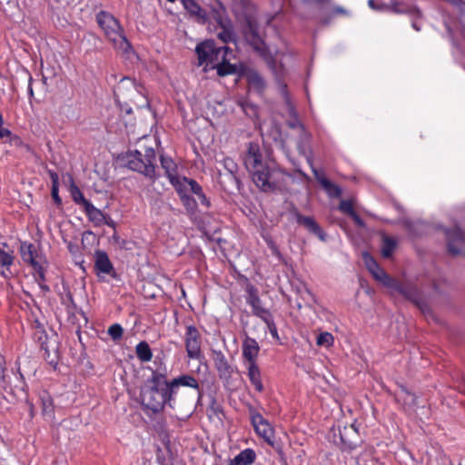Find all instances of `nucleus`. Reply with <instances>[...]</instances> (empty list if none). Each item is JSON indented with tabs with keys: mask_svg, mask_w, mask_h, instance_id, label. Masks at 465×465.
<instances>
[{
	"mask_svg": "<svg viewBox=\"0 0 465 465\" xmlns=\"http://www.w3.org/2000/svg\"><path fill=\"white\" fill-rule=\"evenodd\" d=\"M368 5L371 8V9H374V10H385V5H377L375 4V1L374 0H369L368 1Z\"/></svg>",
	"mask_w": 465,
	"mask_h": 465,
	"instance_id": "6e6d98bb",
	"label": "nucleus"
},
{
	"mask_svg": "<svg viewBox=\"0 0 465 465\" xmlns=\"http://www.w3.org/2000/svg\"><path fill=\"white\" fill-rule=\"evenodd\" d=\"M70 193L73 198V201L79 205H82L84 208L86 206V203H90L91 202L86 200L79 189L77 185L74 183L70 185Z\"/></svg>",
	"mask_w": 465,
	"mask_h": 465,
	"instance_id": "4c0bfd02",
	"label": "nucleus"
},
{
	"mask_svg": "<svg viewBox=\"0 0 465 465\" xmlns=\"http://www.w3.org/2000/svg\"><path fill=\"white\" fill-rule=\"evenodd\" d=\"M388 287L396 290L398 292L402 294L408 300H411L413 302L416 301V298L418 296L417 290L411 285L399 283L394 281V286H388Z\"/></svg>",
	"mask_w": 465,
	"mask_h": 465,
	"instance_id": "c756f323",
	"label": "nucleus"
},
{
	"mask_svg": "<svg viewBox=\"0 0 465 465\" xmlns=\"http://www.w3.org/2000/svg\"><path fill=\"white\" fill-rule=\"evenodd\" d=\"M371 461H374V460L371 458L370 451L361 452L355 458L356 465H371Z\"/></svg>",
	"mask_w": 465,
	"mask_h": 465,
	"instance_id": "c03bdc74",
	"label": "nucleus"
},
{
	"mask_svg": "<svg viewBox=\"0 0 465 465\" xmlns=\"http://www.w3.org/2000/svg\"><path fill=\"white\" fill-rule=\"evenodd\" d=\"M181 187L186 189L187 193L192 192L198 196L203 192L202 186L195 181L185 176L180 179Z\"/></svg>",
	"mask_w": 465,
	"mask_h": 465,
	"instance_id": "72a5a7b5",
	"label": "nucleus"
},
{
	"mask_svg": "<svg viewBox=\"0 0 465 465\" xmlns=\"http://www.w3.org/2000/svg\"><path fill=\"white\" fill-rule=\"evenodd\" d=\"M212 17L222 29L221 32L218 33V38L224 44L234 42L235 33L232 22L225 15L224 8L220 4L218 8L213 9Z\"/></svg>",
	"mask_w": 465,
	"mask_h": 465,
	"instance_id": "6e6552de",
	"label": "nucleus"
},
{
	"mask_svg": "<svg viewBox=\"0 0 465 465\" xmlns=\"http://www.w3.org/2000/svg\"><path fill=\"white\" fill-rule=\"evenodd\" d=\"M181 183L175 184L174 189L177 192L180 200L186 209L187 212L193 213L196 211L197 208V202L196 200L189 195L186 189H183L181 187Z\"/></svg>",
	"mask_w": 465,
	"mask_h": 465,
	"instance_id": "a878e982",
	"label": "nucleus"
},
{
	"mask_svg": "<svg viewBox=\"0 0 465 465\" xmlns=\"http://www.w3.org/2000/svg\"><path fill=\"white\" fill-rule=\"evenodd\" d=\"M292 214L295 217L296 222L306 228L309 232L316 235L322 242L326 241V233L314 218L301 214L295 208L292 211Z\"/></svg>",
	"mask_w": 465,
	"mask_h": 465,
	"instance_id": "4468645a",
	"label": "nucleus"
},
{
	"mask_svg": "<svg viewBox=\"0 0 465 465\" xmlns=\"http://www.w3.org/2000/svg\"><path fill=\"white\" fill-rule=\"evenodd\" d=\"M316 343L318 346L331 347L334 343V337L331 332H321L317 337Z\"/></svg>",
	"mask_w": 465,
	"mask_h": 465,
	"instance_id": "ea45409f",
	"label": "nucleus"
},
{
	"mask_svg": "<svg viewBox=\"0 0 465 465\" xmlns=\"http://www.w3.org/2000/svg\"><path fill=\"white\" fill-rule=\"evenodd\" d=\"M125 165L132 171L143 174L154 183L159 175L156 173V153L153 147L129 151L124 156Z\"/></svg>",
	"mask_w": 465,
	"mask_h": 465,
	"instance_id": "20e7f679",
	"label": "nucleus"
},
{
	"mask_svg": "<svg viewBox=\"0 0 465 465\" xmlns=\"http://www.w3.org/2000/svg\"><path fill=\"white\" fill-rule=\"evenodd\" d=\"M339 210L346 214H348L349 216L351 214H354V208H353V205H352V203L351 201H348V200H341L340 204H339Z\"/></svg>",
	"mask_w": 465,
	"mask_h": 465,
	"instance_id": "49530a36",
	"label": "nucleus"
},
{
	"mask_svg": "<svg viewBox=\"0 0 465 465\" xmlns=\"http://www.w3.org/2000/svg\"><path fill=\"white\" fill-rule=\"evenodd\" d=\"M111 242H114V244L118 245L119 247L121 248H124L125 247V241L123 240L119 235L118 233L114 231V232L113 233V235L111 236Z\"/></svg>",
	"mask_w": 465,
	"mask_h": 465,
	"instance_id": "8fccbe9b",
	"label": "nucleus"
},
{
	"mask_svg": "<svg viewBox=\"0 0 465 465\" xmlns=\"http://www.w3.org/2000/svg\"><path fill=\"white\" fill-rule=\"evenodd\" d=\"M266 325L267 328L271 333V335L274 338L279 340L278 331L276 324L273 321V317L271 312H268L266 315L260 318Z\"/></svg>",
	"mask_w": 465,
	"mask_h": 465,
	"instance_id": "58836bf2",
	"label": "nucleus"
},
{
	"mask_svg": "<svg viewBox=\"0 0 465 465\" xmlns=\"http://www.w3.org/2000/svg\"><path fill=\"white\" fill-rule=\"evenodd\" d=\"M1 274L4 277L7 278L9 276V274H12V272H10L9 268H8V271H6V268H5L4 271L1 272Z\"/></svg>",
	"mask_w": 465,
	"mask_h": 465,
	"instance_id": "bf43d9fd",
	"label": "nucleus"
},
{
	"mask_svg": "<svg viewBox=\"0 0 465 465\" xmlns=\"http://www.w3.org/2000/svg\"><path fill=\"white\" fill-rule=\"evenodd\" d=\"M96 22L114 49L124 54L132 51V45L125 36L123 26L112 14L106 11L98 12Z\"/></svg>",
	"mask_w": 465,
	"mask_h": 465,
	"instance_id": "7ed1b4c3",
	"label": "nucleus"
},
{
	"mask_svg": "<svg viewBox=\"0 0 465 465\" xmlns=\"http://www.w3.org/2000/svg\"><path fill=\"white\" fill-rule=\"evenodd\" d=\"M5 138L8 139V143L11 146H15L16 148L25 147V148L28 149V145L25 144L24 142L22 141V139L18 135L13 134L11 132H10V134L6 135Z\"/></svg>",
	"mask_w": 465,
	"mask_h": 465,
	"instance_id": "a18cd8bd",
	"label": "nucleus"
},
{
	"mask_svg": "<svg viewBox=\"0 0 465 465\" xmlns=\"http://www.w3.org/2000/svg\"><path fill=\"white\" fill-rule=\"evenodd\" d=\"M445 236L449 252L452 255L460 254V250L458 245L465 241V232L460 228L455 226L452 229H446Z\"/></svg>",
	"mask_w": 465,
	"mask_h": 465,
	"instance_id": "2eb2a0df",
	"label": "nucleus"
},
{
	"mask_svg": "<svg viewBox=\"0 0 465 465\" xmlns=\"http://www.w3.org/2000/svg\"><path fill=\"white\" fill-rule=\"evenodd\" d=\"M212 360L218 372L220 380L228 382L232 376L233 367L229 363L224 353L221 350H212Z\"/></svg>",
	"mask_w": 465,
	"mask_h": 465,
	"instance_id": "9d476101",
	"label": "nucleus"
},
{
	"mask_svg": "<svg viewBox=\"0 0 465 465\" xmlns=\"http://www.w3.org/2000/svg\"><path fill=\"white\" fill-rule=\"evenodd\" d=\"M222 163L224 169L228 172L230 178H232L237 183H239L240 181L237 178V173L239 168L235 161L231 157H224L222 161Z\"/></svg>",
	"mask_w": 465,
	"mask_h": 465,
	"instance_id": "f704fd0d",
	"label": "nucleus"
},
{
	"mask_svg": "<svg viewBox=\"0 0 465 465\" xmlns=\"http://www.w3.org/2000/svg\"><path fill=\"white\" fill-rule=\"evenodd\" d=\"M27 91H28L29 96L33 97L34 96V90H33V87H32V78L31 77L29 79V84H28Z\"/></svg>",
	"mask_w": 465,
	"mask_h": 465,
	"instance_id": "4d7b16f0",
	"label": "nucleus"
},
{
	"mask_svg": "<svg viewBox=\"0 0 465 465\" xmlns=\"http://www.w3.org/2000/svg\"><path fill=\"white\" fill-rule=\"evenodd\" d=\"M245 38L254 48V50H256L264 59L267 65L273 73L276 80L280 83L282 77L283 76L284 68L282 64H277L275 57L271 54L264 42L262 40L256 25L250 21L247 23Z\"/></svg>",
	"mask_w": 465,
	"mask_h": 465,
	"instance_id": "39448f33",
	"label": "nucleus"
},
{
	"mask_svg": "<svg viewBox=\"0 0 465 465\" xmlns=\"http://www.w3.org/2000/svg\"><path fill=\"white\" fill-rule=\"evenodd\" d=\"M103 224H106L107 226L113 228L115 231L116 223L105 213L104 220L103 221Z\"/></svg>",
	"mask_w": 465,
	"mask_h": 465,
	"instance_id": "603ef678",
	"label": "nucleus"
},
{
	"mask_svg": "<svg viewBox=\"0 0 465 465\" xmlns=\"http://www.w3.org/2000/svg\"><path fill=\"white\" fill-rule=\"evenodd\" d=\"M385 10L394 14H407L412 12V8L399 2H393L390 5H385Z\"/></svg>",
	"mask_w": 465,
	"mask_h": 465,
	"instance_id": "79ce46f5",
	"label": "nucleus"
},
{
	"mask_svg": "<svg viewBox=\"0 0 465 465\" xmlns=\"http://www.w3.org/2000/svg\"><path fill=\"white\" fill-rule=\"evenodd\" d=\"M247 376L258 392L264 391V386L262 380V372L258 364H246Z\"/></svg>",
	"mask_w": 465,
	"mask_h": 465,
	"instance_id": "b1692460",
	"label": "nucleus"
},
{
	"mask_svg": "<svg viewBox=\"0 0 465 465\" xmlns=\"http://www.w3.org/2000/svg\"><path fill=\"white\" fill-rule=\"evenodd\" d=\"M107 332L114 341H118L123 337L124 329L119 323H114L108 328Z\"/></svg>",
	"mask_w": 465,
	"mask_h": 465,
	"instance_id": "37998d69",
	"label": "nucleus"
},
{
	"mask_svg": "<svg viewBox=\"0 0 465 465\" xmlns=\"http://www.w3.org/2000/svg\"><path fill=\"white\" fill-rule=\"evenodd\" d=\"M184 343L187 356L193 360L200 359L202 356L201 334L195 326H187L184 334Z\"/></svg>",
	"mask_w": 465,
	"mask_h": 465,
	"instance_id": "1a4fd4ad",
	"label": "nucleus"
},
{
	"mask_svg": "<svg viewBox=\"0 0 465 465\" xmlns=\"http://www.w3.org/2000/svg\"><path fill=\"white\" fill-rule=\"evenodd\" d=\"M20 254L22 260L33 267L35 272L36 281H45V265L47 264L45 256L34 243L23 242L20 244Z\"/></svg>",
	"mask_w": 465,
	"mask_h": 465,
	"instance_id": "423d86ee",
	"label": "nucleus"
},
{
	"mask_svg": "<svg viewBox=\"0 0 465 465\" xmlns=\"http://www.w3.org/2000/svg\"><path fill=\"white\" fill-rule=\"evenodd\" d=\"M141 404L143 410L151 411L153 414L161 412L165 405L174 408L175 399L168 385L164 372L153 371L141 391Z\"/></svg>",
	"mask_w": 465,
	"mask_h": 465,
	"instance_id": "f03ea898",
	"label": "nucleus"
},
{
	"mask_svg": "<svg viewBox=\"0 0 465 465\" xmlns=\"http://www.w3.org/2000/svg\"><path fill=\"white\" fill-rule=\"evenodd\" d=\"M135 352H136V356L137 358L142 361V362H148L152 360L153 358V352H152V350L148 344V342L144 341H140L136 347H135Z\"/></svg>",
	"mask_w": 465,
	"mask_h": 465,
	"instance_id": "7c9ffc66",
	"label": "nucleus"
},
{
	"mask_svg": "<svg viewBox=\"0 0 465 465\" xmlns=\"http://www.w3.org/2000/svg\"><path fill=\"white\" fill-rule=\"evenodd\" d=\"M329 1H330V0H316V2H317L318 4L327 3V2H329Z\"/></svg>",
	"mask_w": 465,
	"mask_h": 465,
	"instance_id": "69168bd1",
	"label": "nucleus"
},
{
	"mask_svg": "<svg viewBox=\"0 0 465 465\" xmlns=\"http://www.w3.org/2000/svg\"><path fill=\"white\" fill-rule=\"evenodd\" d=\"M197 197L203 205H204L206 207L210 206V202L207 199V197L205 196V194L203 193V192H201V193Z\"/></svg>",
	"mask_w": 465,
	"mask_h": 465,
	"instance_id": "864d4df0",
	"label": "nucleus"
},
{
	"mask_svg": "<svg viewBox=\"0 0 465 465\" xmlns=\"http://www.w3.org/2000/svg\"><path fill=\"white\" fill-rule=\"evenodd\" d=\"M322 187L331 198H339L341 195V189L328 179H322Z\"/></svg>",
	"mask_w": 465,
	"mask_h": 465,
	"instance_id": "c9c22d12",
	"label": "nucleus"
},
{
	"mask_svg": "<svg viewBox=\"0 0 465 465\" xmlns=\"http://www.w3.org/2000/svg\"><path fill=\"white\" fill-rule=\"evenodd\" d=\"M9 134L10 130L4 127V119L2 114L0 113V139H3Z\"/></svg>",
	"mask_w": 465,
	"mask_h": 465,
	"instance_id": "3c124183",
	"label": "nucleus"
},
{
	"mask_svg": "<svg viewBox=\"0 0 465 465\" xmlns=\"http://www.w3.org/2000/svg\"><path fill=\"white\" fill-rule=\"evenodd\" d=\"M43 335L46 339V335L45 334V331H43L42 334L38 337V340L41 341V349L45 351L44 357L46 360H49L51 358V352H50L49 346H48L46 341H42Z\"/></svg>",
	"mask_w": 465,
	"mask_h": 465,
	"instance_id": "09e8293b",
	"label": "nucleus"
},
{
	"mask_svg": "<svg viewBox=\"0 0 465 465\" xmlns=\"http://www.w3.org/2000/svg\"><path fill=\"white\" fill-rule=\"evenodd\" d=\"M49 363L50 364H56V357L54 356V358L50 359L49 360Z\"/></svg>",
	"mask_w": 465,
	"mask_h": 465,
	"instance_id": "680f3d73",
	"label": "nucleus"
},
{
	"mask_svg": "<svg viewBox=\"0 0 465 465\" xmlns=\"http://www.w3.org/2000/svg\"><path fill=\"white\" fill-rule=\"evenodd\" d=\"M242 162L255 185L264 193L288 190L291 173L278 167L272 161L264 160L258 143L249 142L242 154Z\"/></svg>",
	"mask_w": 465,
	"mask_h": 465,
	"instance_id": "f257e3e1",
	"label": "nucleus"
},
{
	"mask_svg": "<svg viewBox=\"0 0 465 465\" xmlns=\"http://www.w3.org/2000/svg\"><path fill=\"white\" fill-rule=\"evenodd\" d=\"M412 27H413L416 31H420V27H419L415 23H413V24H412Z\"/></svg>",
	"mask_w": 465,
	"mask_h": 465,
	"instance_id": "0e129e2a",
	"label": "nucleus"
},
{
	"mask_svg": "<svg viewBox=\"0 0 465 465\" xmlns=\"http://www.w3.org/2000/svg\"><path fill=\"white\" fill-rule=\"evenodd\" d=\"M260 346L255 339L246 337L242 341V356L246 360V364H257Z\"/></svg>",
	"mask_w": 465,
	"mask_h": 465,
	"instance_id": "4be33fe9",
	"label": "nucleus"
},
{
	"mask_svg": "<svg viewBox=\"0 0 465 465\" xmlns=\"http://www.w3.org/2000/svg\"><path fill=\"white\" fill-rule=\"evenodd\" d=\"M229 52L232 53V50L228 46H218L217 50L213 54V57L209 61L211 68H215L218 64L223 62V60L227 57Z\"/></svg>",
	"mask_w": 465,
	"mask_h": 465,
	"instance_id": "473e14b6",
	"label": "nucleus"
},
{
	"mask_svg": "<svg viewBox=\"0 0 465 465\" xmlns=\"http://www.w3.org/2000/svg\"><path fill=\"white\" fill-rule=\"evenodd\" d=\"M84 211L88 218V220L94 226L103 225V221L104 220V215L100 209L96 208L92 203H86V206L84 208Z\"/></svg>",
	"mask_w": 465,
	"mask_h": 465,
	"instance_id": "bb28decb",
	"label": "nucleus"
},
{
	"mask_svg": "<svg viewBox=\"0 0 465 465\" xmlns=\"http://www.w3.org/2000/svg\"><path fill=\"white\" fill-rule=\"evenodd\" d=\"M255 451L251 448H247L242 450L233 459L229 460L228 465H251L255 461Z\"/></svg>",
	"mask_w": 465,
	"mask_h": 465,
	"instance_id": "393cba45",
	"label": "nucleus"
},
{
	"mask_svg": "<svg viewBox=\"0 0 465 465\" xmlns=\"http://www.w3.org/2000/svg\"><path fill=\"white\" fill-rule=\"evenodd\" d=\"M396 247V242L390 237L383 238V244L381 248V254L385 258H389L391 256L394 249Z\"/></svg>",
	"mask_w": 465,
	"mask_h": 465,
	"instance_id": "a19ab883",
	"label": "nucleus"
},
{
	"mask_svg": "<svg viewBox=\"0 0 465 465\" xmlns=\"http://www.w3.org/2000/svg\"><path fill=\"white\" fill-rule=\"evenodd\" d=\"M217 48L218 46L213 40H205L198 44L195 47V53L198 57V65H203L204 64L206 66L209 65V61Z\"/></svg>",
	"mask_w": 465,
	"mask_h": 465,
	"instance_id": "aec40b11",
	"label": "nucleus"
},
{
	"mask_svg": "<svg viewBox=\"0 0 465 465\" xmlns=\"http://www.w3.org/2000/svg\"><path fill=\"white\" fill-rule=\"evenodd\" d=\"M356 435V430L351 425V427H343L339 429V436L334 434V443L339 446L341 451H351L354 450L357 443L350 438V435Z\"/></svg>",
	"mask_w": 465,
	"mask_h": 465,
	"instance_id": "dca6fc26",
	"label": "nucleus"
},
{
	"mask_svg": "<svg viewBox=\"0 0 465 465\" xmlns=\"http://www.w3.org/2000/svg\"><path fill=\"white\" fill-rule=\"evenodd\" d=\"M13 253L14 252L6 242H0V266L6 268V271L14 263L15 256Z\"/></svg>",
	"mask_w": 465,
	"mask_h": 465,
	"instance_id": "c85d7f7f",
	"label": "nucleus"
},
{
	"mask_svg": "<svg viewBox=\"0 0 465 465\" xmlns=\"http://www.w3.org/2000/svg\"><path fill=\"white\" fill-rule=\"evenodd\" d=\"M40 286H41V288H42V289H45V290H46V291H48V290H49V288H48L47 286H43V285H41V284H40Z\"/></svg>",
	"mask_w": 465,
	"mask_h": 465,
	"instance_id": "774afa93",
	"label": "nucleus"
},
{
	"mask_svg": "<svg viewBox=\"0 0 465 465\" xmlns=\"http://www.w3.org/2000/svg\"><path fill=\"white\" fill-rule=\"evenodd\" d=\"M217 48L218 46L213 40H205L198 44L195 47V53L198 57V65H203L204 64L206 66L209 65V61Z\"/></svg>",
	"mask_w": 465,
	"mask_h": 465,
	"instance_id": "6ab92c4d",
	"label": "nucleus"
},
{
	"mask_svg": "<svg viewBox=\"0 0 465 465\" xmlns=\"http://www.w3.org/2000/svg\"><path fill=\"white\" fill-rule=\"evenodd\" d=\"M128 82H130L134 86L135 85V83L134 81L131 80V79H126Z\"/></svg>",
	"mask_w": 465,
	"mask_h": 465,
	"instance_id": "338daca9",
	"label": "nucleus"
},
{
	"mask_svg": "<svg viewBox=\"0 0 465 465\" xmlns=\"http://www.w3.org/2000/svg\"><path fill=\"white\" fill-rule=\"evenodd\" d=\"M94 271L98 277H101V274L110 275L113 278L117 277V273L108 254L102 250H96L94 252Z\"/></svg>",
	"mask_w": 465,
	"mask_h": 465,
	"instance_id": "f8f14e48",
	"label": "nucleus"
},
{
	"mask_svg": "<svg viewBox=\"0 0 465 465\" xmlns=\"http://www.w3.org/2000/svg\"><path fill=\"white\" fill-rule=\"evenodd\" d=\"M183 8L194 17L197 22L205 24L208 19L207 13L195 0H181Z\"/></svg>",
	"mask_w": 465,
	"mask_h": 465,
	"instance_id": "5701e85b",
	"label": "nucleus"
},
{
	"mask_svg": "<svg viewBox=\"0 0 465 465\" xmlns=\"http://www.w3.org/2000/svg\"><path fill=\"white\" fill-rule=\"evenodd\" d=\"M336 12L340 13V14H343V13H345V10L343 8H341V7H337L336 8Z\"/></svg>",
	"mask_w": 465,
	"mask_h": 465,
	"instance_id": "052dcab7",
	"label": "nucleus"
},
{
	"mask_svg": "<svg viewBox=\"0 0 465 465\" xmlns=\"http://www.w3.org/2000/svg\"><path fill=\"white\" fill-rule=\"evenodd\" d=\"M168 385L174 399L176 398L178 389L181 386L189 387L196 390L198 391L199 397L202 394L198 381L193 376L189 374H183L173 379L172 381H168Z\"/></svg>",
	"mask_w": 465,
	"mask_h": 465,
	"instance_id": "f3484780",
	"label": "nucleus"
},
{
	"mask_svg": "<svg viewBox=\"0 0 465 465\" xmlns=\"http://www.w3.org/2000/svg\"><path fill=\"white\" fill-rule=\"evenodd\" d=\"M219 76H226L236 73V66L231 64L227 57L215 67Z\"/></svg>",
	"mask_w": 465,
	"mask_h": 465,
	"instance_id": "e433bc0d",
	"label": "nucleus"
},
{
	"mask_svg": "<svg viewBox=\"0 0 465 465\" xmlns=\"http://www.w3.org/2000/svg\"><path fill=\"white\" fill-rule=\"evenodd\" d=\"M350 217L352 218V220L355 222V223L359 226H364V222L362 219L359 216V214L354 212V214H351Z\"/></svg>",
	"mask_w": 465,
	"mask_h": 465,
	"instance_id": "5fc2aeb1",
	"label": "nucleus"
},
{
	"mask_svg": "<svg viewBox=\"0 0 465 465\" xmlns=\"http://www.w3.org/2000/svg\"><path fill=\"white\" fill-rule=\"evenodd\" d=\"M395 400L401 404L402 409L408 413H413L418 407L417 396L410 392L405 387L401 386L395 394Z\"/></svg>",
	"mask_w": 465,
	"mask_h": 465,
	"instance_id": "a211bd4d",
	"label": "nucleus"
},
{
	"mask_svg": "<svg viewBox=\"0 0 465 465\" xmlns=\"http://www.w3.org/2000/svg\"><path fill=\"white\" fill-rule=\"evenodd\" d=\"M371 465H385V464L382 462H380L378 460H374V461H371Z\"/></svg>",
	"mask_w": 465,
	"mask_h": 465,
	"instance_id": "e2e57ef3",
	"label": "nucleus"
},
{
	"mask_svg": "<svg viewBox=\"0 0 465 465\" xmlns=\"http://www.w3.org/2000/svg\"><path fill=\"white\" fill-rule=\"evenodd\" d=\"M248 411L250 414V419L252 425L255 432L264 440L270 446L274 448L281 457V460L284 459L283 451L279 444H277L274 440V429L271 425V423L262 417L261 413H259L256 409L249 405Z\"/></svg>",
	"mask_w": 465,
	"mask_h": 465,
	"instance_id": "0eeeda50",
	"label": "nucleus"
},
{
	"mask_svg": "<svg viewBox=\"0 0 465 465\" xmlns=\"http://www.w3.org/2000/svg\"><path fill=\"white\" fill-rule=\"evenodd\" d=\"M161 167L164 170L165 176L173 186L180 183L181 176L178 175V167L175 162L167 155H160Z\"/></svg>",
	"mask_w": 465,
	"mask_h": 465,
	"instance_id": "412c9836",
	"label": "nucleus"
},
{
	"mask_svg": "<svg viewBox=\"0 0 465 465\" xmlns=\"http://www.w3.org/2000/svg\"><path fill=\"white\" fill-rule=\"evenodd\" d=\"M308 161V163L310 164L311 168H312V171L313 173V175L315 177V179L317 180V182L322 184V179H327L324 175V173L322 172V171H319L318 169H316L314 166H313V163H312V160L311 158H308L307 159Z\"/></svg>",
	"mask_w": 465,
	"mask_h": 465,
	"instance_id": "de8ad7c7",
	"label": "nucleus"
},
{
	"mask_svg": "<svg viewBox=\"0 0 465 465\" xmlns=\"http://www.w3.org/2000/svg\"><path fill=\"white\" fill-rule=\"evenodd\" d=\"M48 174L50 176V179L52 181V189H51V195L52 198L56 205L62 204V199L60 198L58 194L59 191V176L58 173H55L53 170H48Z\"/></svg>",
	"mask_w": 465,
	"mask_h": 465,
	"instance_id": "2f4dec72",
	"label": "nucleus"
},
{
	"mask_svg": "<svg viewBox=\"0 0 465 465\" xmlns=\"http://www.w3.org/2000/svg\"><path fill=\"white\" fill-rule=\"evenodd\" d=\"M245 292L246 302L252 307L253 315L262 318L270 312L269 310L262 306V301L259 297L258 289L254 285L248 283L245 287Z\"/></svg>",
	"mask_w": 465,
	"mask_h": 465,
	"instance_id": "ddd939ff",
	"label": "nucleus"
},
{
	"mask_svg": "<svg viewBox=\"0 0 465 465\" xmlns=\"http://www.w3.org/2000/svg\"><path fill=\"white\" fill-rule=\"evenodd\" d=\"M246 78L250 88L262 93L265 89V81L262 76L256 71H249Z\"/></svg>",
	"mask_w": 465,
	"mask_h": 465,
	"instance_id": "cd10ccee",
	"label": "nucleus"
},
{
	"mask_svg": "<svg viewBox=\"0 0 465 465\" xmlns=\"http://www.w3.org/2000/svg\"><path fill=\"white\" fill-rule=\"evenodd\" d=\"M212 409L213 410L214 413H217L219 411V406L216 405V401L214 399L213 400Z\"/></svg>",
	"mask_w": 465,
	"mask_h": 465,
	"instance_id": "13d9d810",
	"label": "nucleus"
},
{
	"mask_svg": "<svg viewBox=\"0 0 465 465\" xmlns=\"http://www.w3.org/2000/svg\"><path fill=\"white\" fill-rule=\"evenodd\" d=\"M363 261L371 275L384 286H394V280L380 267L375 259L368 252L363 253Z\"/></svg>",
	"mask_w": 465,
	"mask_h": 465,
	"instance_id": "9b49d317",
	"label": "nucleus"
}]
</instances>
